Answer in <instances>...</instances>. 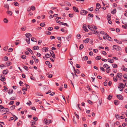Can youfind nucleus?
<instances>
[{
	"instance_id": "f257e3e1",
	"label": "nucleus",
	"mask_w": 127,
	"mask_h": 127,
	"mask_svg": "<svg viewBox=\"0 0 127 127\" xmlns=\"http://www.w3.org/2000/svg\"><path fill=\"white\" fill-rule=\"evenodd\" d=\"M44 122L46 125H48L51 123L52 122L50 120H47L46 119H44Z\"/></svg>"
},
{
	"instance_id": "f03ea898",
	"label": "nucleus",
	"mask_w": 127,
	"mask_h": 127,
	"mask_svg": "<svg viewBox=\"0 0 127 127\" xmlns=\"http://www.w3.org/2000/svg\"><path fill=\"white\" fill-rule=\"evenodd\" d=\"M113 50H115L117 51L120 50L121 49V48L120 47L116 45H113Z\"/></svg>"
},
{
	"instance_id": "7ed1b4c3",
	"label": "nucleus",
	"mask_w": 127,
	"mask_h": 127,
	"mask_svg": "<svg viewBox=\"0 0 127 127\" xmlns=\"http://www.w3.org/2000/svg\"><path fill=\"white\" fill-rule=\"evenodd\" d=\"M125 87V85L122 83H120L118 84V88L119 89L120 88H122V89L124 88Z\"/></svg>"
},
{
	"instance_id": "20e7f679",
	"label": "nucleus",
	"mask_w": 127,
	"mask_h": 127,
	"mask_svg": "<svg viewBox=\"0 0 127 127\" xmlns=\"http://www.w3.org/2000/svg\"><path fill=\"white\" fill-rule=\"evenodd\" d=\"M87 13L88 11L85 10H81L80 12L81 14L83 15H85Z\"/></svg>"
},
{
	"instance_id": "39448f33",
	"label": "nucleus",
	"mask_w": 127,
	"mask_h": 127,
	"mask_svg": "<svg viewBox=\"0 0 127 127\" xmlns=\"http://www.w3.org/2000/svg\"><path fill=\"white\" fill-rule=\"evenodd\" d=\"M116 96L120 100H122L123 98V96L121 95H117Z\"/></svg>"
},
{
	"instance_id": "423d86ee",
	"label": "nucleus",
	"mask_w": 127,
	"mask_h": 127,
	"mask_svg": "<svg viewBox=\"0 0 127 127\" xmlns=\"http://www.w3.org/2000/svg\"><path fill=\"white\" fill-rule=\"evenodd\" d=\"M123 76V74L121 73H118L117 74V77H118L119 78H121Z\"/></svg>"
},
{
	"instance_id": "0eeeda50",
	"label": "nucleus",
	"mask_w": 127,
	"mask_h": 127,
	"mask_svg": "<svg viewBox=\"0 0 127 127\" xmlns=\"http://www.w3.org/2000/svg\"><path fill=\"white\" fill-rule=\"evenodd\" d=\"M106 38L109 41H112L113 39L110 37L108 35H107Z\"/></svg>"
},
{
	"instance_id": "6e6552de",
	"label": "nucleus",
	"mask_w": 127,
	"mask_h": 127,
	"mask_svg": "<svg viewBox=\"0 0 127 127\" xmlns=\"http://www.w3.org/2000/svg\"><path fill=\"white\" fill-rule=\"evenodd\" d=\"M73 8L74 11L75 12H79V11L78 10V8L77 7L73 6Z\"/></svg>"
},
{
	"instance_id": "1a4fd4ad",
	"label": "nucleus",
	"mask_w": 127,
	"mask_h": 127,
	"mask_svg": "<svg viewBox=\"0 0 127 127\" xmlns=\"http://www.w3.org/2000/svg\"><path fill=\"white\" fill-rule=\"evenodd\" d=\"M50 53L52 56L54 58H55V55L54 53L53 52L52 50H51V51H50Z\"/></svg>"
},
{
	"instance_id": "9d476101",
	"label": "nucleus",
	"mask_w": 127,
	"mask_h": 127,
	"mask_svg": "<svg viewBox=\"0 0 127 127\" xmlns=\"http://www.w3.org/2000/svg\"><path fill=\"white\" fill-rule=\"evenodd\" d=\"M89 38H87L86 39L83 40V42L85 43H87L89 42Z\"/></svg>"
},
{
	"instance_id": "9b49d317",
	"label": "nucleus",
	"mask_w": 127,
	"mask_h": 127,
	"mask_svg": "<svg viewBox=\"0 0 127 127\" xmlns=\"http://www.w3.org/2000/svg\"><path fill=\"white\" fill-rule=\"evenodd\" d=\"M48 48L44 47L42 48V50L43 51H44L45 52H46L48 51Z\"/></svg>"
},
{
	"instance_id": "f8f14e48",
	"label": "nucleus",
	"mask_w": 127,
	"mask_h": 127,
	"mask_svg": "<svg viewBox=\"0 0 127 127\" xmlns=\"http://www.w3.org/2000/svg\"><path fill=\"white\" fill-rule=\"evenodd\" d=\"M26 36L27 37H31L32 36V35L30 33H28L26 34Z\"/></svg>"
},
{
	"instance_id": "ddd939ff",
	"label": "nucleus",
	"mask_w": 127,
	"mask_h": 127,
	"mask_svg": "<svg viewBox=\"0 0 127 127\" xmlns=\"http://www.w3.org/2000/svg\"><path fill=\"white\" fill-rule=\"evenodd\" d=\"M107 61L108 62L111 63H112L114 62V60L112 59H107Z\"/></svg>"
},
{
	"instance_id": "4468645a",
	"label": "nucleus",
	"mask_w": 127,
	"mask_h": 127,
	"mask_svg": "<svg viewBox=\"0 0 127 127\" xmlns=\"http://www.w3.org/2000/svg\"><path fill=\"white\" fill-rule=\"evenodd\" d=\"M107 20L111 19V14H108L107 17Z\"/></svg>"
},
{
	"instance_id": "2eb2a0df",
	"label": "nucleus",
	"mask_w": 127,
	"mask_h": 127,
	"mask_svg": "<svg viewBox=\"0 0 127 127\" xmlns=\"http://www.w3.org/2000/svg\"><path fill=\"white\" fill-rule=\"evenodd\" d=\"M13 91L12 89H9L8 91V93L9 94H11L13 92Z\"/></svg>"
},
{
	"instance_id": "dca6fc26",
	"label": "nucleus",
	"mask_w": 127,
	"mask_h": 127,
	"mask_svg": "<svg viewBox=\"0 0 127 127\" xmlns=\"http://www.w3.org/2000/svg\"><path fill=\"white\" fill-rule=\"evenodd\" d=\"M112 97V95H109L107 98L108 99L110 100L111 99Z\"/></svg>"
},
{
	"instance_id": "f3484780",
	"label": "nucleus",
	"mask_w": 127,
	"mask_h": 127,
	"mask_svg": "<svg viewBox=\"0 0 127 127\" xmlns=\"http://www.w3.org/2000/svg\"><path fill=\"white\" fill-rule=\"evenodd\" d=\"M8 70L7 69H6L3 70V74H7Z\"/></svg>"
},
{
	"instance_id": "a211bd4d",
	"label": "nucleus",
	"mask_w": 127,
	"mask_h": 127,
	"mask_svg": "<svg viewBox=\"0 0 127 127\" xmlns=\"http://www.w3.org/2000/svg\"><path fill=\"white\" fill-rule=\"evenodd\" d=\"M31 40L32 41H33V42H37V41H36V39L35 38H34V37H32L31 38Z\"/></svg>"
},
{
	"instance_id": "6ab92c4d",
	"label": "nucleus",
	"mask_w": 127,
	"mask_h": 127,
	"mask_svg": "<svg viewBox=\"0 0 127 127\" xmlns=\"http://www.w3.org/2000/svg\"><path fill=\"white\" fill-rule=\"evenodd\" d=\"M60 24H61L63 25H66L67 27L68 26V25L66 23H64V22H61L60 23Z\"/></svg>"
},
{
	"instance_id": "aec40b11",
	"label": "nucleus",
	"mask_w": 127,
	"mask_h": 127,
	"mask_svg": "<svg viewBox=\"0 0 127 127\" xmlns=\"http://www.w3.org/2000/svg\"><path fill=\"white\" fill-rule=\"evenodd\" d=\"M27 50L29 51L31 54H33L32 51L29 48H27Z\"/></svg>"
},
{
	"instance_id": "412c9836",
	"label": "nucleus",
	"mask_w": 127,
	"mask_h": 127,
	"mask_svg": "<svg viewBox=\"0 0 127 127\" xmlns=\"http://www.w3.org/2000/svg\"><path fill=\"white\" fill-rule=\"evenodd\" d=\"M11 62L10 61H8L6 63V64L8 66L11 65Z\"/></svg>"
},
{
	"instance_id": "4be33fe9",
	"label": "nucleus",
	"mask_w": 127,
	"mask_h": 127,
	"mask_svg": "<svg viewBox=\"0 0 127 127\" xmlns=\"http://www.w3.org/2000/svg\"><path fill=\"white\" fill-rule=\"evenodd\" d=\"M6 12L10 16H11L12 14V12L11 11H7Z\"/></svg>"
},
{
	"instance_id": "5701e85b",
	"label": "nucleus",
	"mask_w": 127,
	"mask_h": 127,
	"mask_svg": "<svg viewBox=\"0 0 127 127\" xmlns=\"http://www.w3.org/2000/svg\"><path fill=\"white\" fill-rule=\"evenodd\" d=\"M45 56L47 58H49L51 57V55L48 54H45Z\"/></svg>"
},
{
	"instance_id": "b1692460",
	"label": "nucleus",
	"mask_w": 127,
	"mask_h": 127,
	"mask_svg": "<svg viewBox=\"0 0 127 127\" xmlns=\"http://www.w3.org/2000/svg\"><path fill=\"white\" fill-rule=\"evenodd\" d=\"M88 28L90 29L91 30L93 31V26H91V27H90V26H88Z\"/></svg>"
},
{
	"instance_id": "393cba45",
	"label": "nucleus",
	"mask_w": 127,
	"mask_h": 127,
	"mask_svg": "<svg viewBox=\"0 0 127 127\" xmlns=\"http://www.w3.org/2000/svg\"><path fill=\"white\" fill-rule=\"evenodd\" d=\"M39 48V47L38 46H35L33 47V49L34 50H37Z\"/></svg>"
},
{
	"instance_id": "a878e982",
	"label": "nucleus",
	"mask_w": 127,
	"mask_h": 127,
	"mask_svg": "<svg viewBox=\"0 0 127 127\" xmlns=\"http://www.w3.org/2000/svg\"><path fill=\"white\" fill-rule=\"evenodd\" d=\"M16 97L13 96L10 98V100H14L16 99Z\"/></svg>"
},
{
	"instance_id": "bb28decb",
	"label": "nucleus",
	"mask_w": 127,
	"mask_h": 127,
	"mask_svg": "<svg viewBox=\"0 0 127 127\" xmlns=\"http://www.w3.org/2000/svg\"><path fill=\"white\" fill-rule=\"evenodd\" d=\"M95 11L96 13H98L99 12V8H96L95 10Z\"/></svg>"
},
{
	"instance_id": "cd10ccee",
	"label": "nucleus",
	"mask_w": 127,
	"mask_h": 127,
	"mask_svg": "<svg viewBox=\"0 0 127 127\" xmlns=\"http://www.w3.org/2000/svg\"><path fill=\"white\" fill-rule=\"evenodd\" d=\"M114 103L116 105H118L119 104V103H118V101L117 100H114Z\"/></svg>"
},
{
	"instance_id": "c85d7f7f",
	"label": "nucleus",
	"mask_w": 127,
	"mask_h": 127,
	"mask_svg": "<svg viewBox=\"0 0 127 127\" xmlns=\"http://www.w3.org/2000/svg\"><path fill=\"white\" fill-rule=\"evenodd\" d=\"M30 38L29 37H28V39H27L26 40L27 43L28 44H29L30 43Z\"/></svg>"
},
{
	"instance_id": "c756f323",
	"label": "nucleus",
	"mask_w": 127,
	"mask_h": 127,
	"mask_svg": "<svg viewBox=\"0 0 127 127\" xmlns=\"http://www.w3.org/2000/svg\"><path fill=\"white\" fill-rule=\"evenodd\" d=\"M100 33L102 34H104L106 35H107V34L105 32H104L103 31H101L100 32Z\"/></svg>"
},
{
	"instance_id": "7c9ffc66",
	"label": "nucleus",
	"mask_w": 127,
	"mask_h": 127,
	"mask_svg": "<svg viewBox=\"0 0 127 127\" xmlns=\"http://www.w3.org/2000/svg\"><path fill=\"white\" fill-rule=\"evenodd\" d=\"M5 108L4 107L2 109H0V111L1 112H5Z\"/></svg>"
},
{
	"instance_id": "2f4dec72",
	"label": "nucleus",
	"mask_w": 127,
	"mask_h": 127,
	"mask_svg": "<svg viewBox=\"0 0 127 127\" xmlns=\"http://www.w3.org/2000/svg\"><path fill=\"white\" fill-rule=\"evenodd\" d=\"M101 57L100 56H98L95 58V59L96 60H99L101 59Z\"/></svg>"
},
{
	"instance_id": "473e14b6",
	"label": "nucleus",
	"mask_w": 127,
	"mask_h": 127,
	"mask_svg": "<svg viewBox=\"0 0 127 127\" xmlns=\"http://www.w3.org/2000/svg\"><path fill=\"white\" fill-rule=\"evenodd\" d=\"M45 34H46L50 35L51 34V33L50 32L48 31H46L45 32Z\"/></svg>"
},
{
	"instance_id": "72a5a7b5",
	"label": "nucleus",
	"mask_w": 127,
	"mask_h": 127,
	"mask_svg": "<svg viewBox=\"0 0 127 127\" xmlns=\"http://www.w3.org/2000/svg\"><path fill=\"white\" fill-rule=\"evenodd\" d=\"M123 77L126 79H127V73L124 74L123 75Z\"/></svg>"
},
{
	"instance_id": "f704fd0d",
	"label": "nucleus",
	"mask_w": 127,
	"mask_h": 127,
	"mask_svg": "<svg viewBox=\"0 0 127 127\" xmlns=\"http://www.w3.org/2000/svg\"><path fill=\"white\" fill-rule=\"evenodd\" d=\"M113 10L114 11H112L111 12V13L112 14H114V13L116 12V8H115L114 10Z\"/></svg>"
},
{
	"instance_id": "c9c22d12",
	"label": "nucleus",
	"mask_w": 127,
	"mask_h": 127,
	"mask_svg": "<svg viewBox=\"0 0 127 127\" xmlns=\"http://www.w3.org/2000/svg\"><path fill=\"white\" fill-rule=\"evenodd\" d=\"M31 9L33 11L35 9V8L34 6H32L31 7Z\"/></svg>"
},
{
	"instance_id": "e433bc0d",
	"label": "nucleus",
	"mask_w": 127,
	"mask_h": 127,
	"mask_svg": "<svg viewBox=\"0 0 127 127\" xmlns=\"http://www.w3.org/2000/svg\"><path fill=\"white\" fill-rule=\"evenodd\" d=\"M110 67L109 66H108L106 68V72L107 73H109V70H110Z\"/></svg>"
},
{
	"instance_id": "4c0bfd02",
	"label": "nucleus",
	"mask_w": 127,
	"mask_h": 127,
	"mask_svg": "<svg viewBox=\"0 0 127 127\" xmlns=\"http://www.w3.org/2000/svg\"><path fill=\"white\" fill-rule=\"evenodd\" d=\"M8 48V46H6L4 47L3 50L5 51H7Z\"/></svg>"
},
{
	"instance_id": "58836bf2",
	"label": "nucleus",
	"mask_w": 127,
	"mask_h": 127,
	"mask_svg": "<svg viewBox=\"0 0 127 127\" xmlns=\"http://www.w3.org/2000/svg\"><path fill=\"white\" fill-rule=\"evenodd\" d=\"M84 48L83 45V44H81L79 48L80 49H82Z\"/></svg>"
},
{
	"instance_id": "ea45409f",
	"label": "nucleus",
	"mask_w": 127,
	"mask_h": 127,
	"mask_svg": "<svg viewBox=\"0 0 127 127\" xmlns=\"http://www.w3.org/2000/svg\"><path fill=\"white\" fill-rule=\"evenodd\" d=\"M21 58L23 59H26V56L25 55H23L21 56Z\"/></svg>"
},
{
	"instance_id": "a19ab883",
	"label": "nucleus",
	"mask_w": 127,
	"mask_h": 127,
	"mask_svg": "<svg viewBox=\"0 0 127 127\" xmlns=\"http://www.w3.org/2000/svg\"><path fill=\"white\" fill-rule=\"evenodd\" d=\"M101 90L102 93H103L104 92V89L103 88L101 87L100 88Z\"/></svg>"
},
{
	"instance_id": "79ce46f5",
	"label": "nucleus",
	"mask_w": 127,
	"mask_h": 127,
	"mask_svg": "<svg viewBox=\"0 0 127 127\" xmlns=\"http://www.w3.org/2000/svg\"><path fill=\"white\" fill-rule=\"evenodd\" d=\"M8 60V58L6 56H5L4 57V60L5 61H6Z\"/></svg>"
},
{
	"instance_id": "37998d69",
	"label": "nucleus",
	"mask_w": 127,
	"mask_h": 127,
	"mask_svg": "<svg viewBox=\"0 0 127 127\" xmlns=\"http://www.w3.org/2000/svg\"><path fill=\"white\" fill-rule=\"evenodd\" d=\"M93 33L95 34H97L98 33V32L94 30H93Z\"/></svg>"
},
{
	"instance_id": "c03bdc74",
	"label": "nucleus",
	"mask_w": 127,
	"mask_h": 127,
	"mask_svg": "<svg viewBox=\"0 0 127 127\" xmlns=\"http://www.w3.org/2000/svg\"><path fill=\"white\" fill-rule=\"evenodd\" d=\"M96 7H98L99 8H100L101 7L100 4L98 3H97L96 4Z\"/></svg>"
},
{
	"instance_id": "a18cd8bd",
	"label": "nucleus",
	"mask_w": 127,
	"mask_h": 127,
	"mask_svg": "<svg viewBox=\"0 0 127 127\" xmlns=\"http://www.w3.org/2000/svg\"><path fill=\"white\" fill-rule=\"evenodd\" d=\"M73 122L75 124H76L77 123L76 122L75 120V117H73Z\"/></svg>"
},
{
	"instance_id": "49530a36",
	"label": "nucleus",
	"mask_w": 127,
	"mask_h": 127,
	"mask_svg": "<svg viewBox=\"0 0 127 127\" xmlns=\"http://www.w3.org/2000/svg\"><path fill=\"white\" fill-rule=\"evenodd\" d=\"M26 29V27H24L22 28L21 29V30L22 31H24Z\"/></svg>"
},
{
	"instance_id": "de8ad7c7",
	"label": "nucleus",
	"mask_w": 127,
	"mask_h": 127,
	"mask_svg": "<svg viewBox=\"0 0 127 127\" xmlns=\"http://www.w3.org/2000/svg\"><path fill=\"white\" fill-rule=\"evenodd\" d=\"M113 65V66L114 68H116L117 67V65L116 64H112Z\"/></svg>"
},
{
	"instance_id": "09e8293b",
	"label": "nucleus",
	"mask_w": 127,
	"mask_h": 127,
	"mask_svg": "<svg viewBox=\"0 0 127 127\" xmlns=\"http://www.w3.org/2000/svg\"><path fill=\"white\" fill-rule=\"evenodd\" d=\"M12 116L14 118H15L14 119V121H16L17 119L18 118H17V117H16L15 115H12Z\"/></svg>"
},
{
	"instance_id": "8fccbe9b",
	"label": "nucleus",
	"mask_w": 127,
	"mask_h": 127,
	"mask_svg": "<svg viewBox=\"0 0 127 127\" xmlns=\"http://www.w3.org/2000/svg\"><path fill=\"white\" fill-rule=\"evenodd\" d=\"M3 21L4 23H7L8 22V20L6 18H4L3 20Z\"/></svg>"
},
{
	"instance_id": "3c124183",
	"label": "nucleus",
	"mask_w": 127,
	"mask_h": 127,
	"mask_svg": "<svg viewBox=\"0 0 127 127\" xmlns=\"http://www.w3.org/2000/svg\"><path fill=\"white\" fill-rule=\"evenodd\" d=\"M15 105H12L11 107L10 108L11 110H13L15 108Z\"/></svg>"
},
{
	"instance_id": "603ef678",
	"label": "nucleus",
	"mask_w": 127,
	"mask_h": 127,
	"mask_svg": "<svg viewBox=\"0 0 127 127\" xmlns=\"http://www.w3.org/2000/svg\"><path fill=\"white\" fill-rule=\"evenodd\" d=\"M74 70V71L76 72L77 73H79V70L78 69H76V70H75L74 68L73 67Z\"/></svg>"
},
{
	"instance_id": "864d4df0",
	"label": "nucleus",
	"mask_w": 127,
	"mask_h": 127,
	"mask_svg": "<svg viewBox=\"0 0 127 127\" xmlns=\"http://www.w3.org/2000/svg\"><path fill=\"white\" fill-rule=\"evenodd\" d=\"M16 41H18V42H16L15 43V44L16 45H18V44H19V43H20V40H17Z\"/></svg>"
},
{
	"instance_id": "5fc2aeb1",
	"label": "nucleus",
	"mask_w": 127,
	"mask_h": 127,
	"mask_svg": "<svg viewBox=\"0 0 127 127\" xmlns=\"http://www.w3.org/2000/svg\"><path fill=\"white\" fill-rule=\"evenodd\" d=\"M74 114L76 117L78 119H79V116L75 112L74 113Z\"/></svg>"
},
{
	"instance_id": "6e6d98bb",
	"label": "nucleus",
	"mask_w": 127,
	"mask_h": 127,
	"mask_svg": "<svg viewBox=\"0 0 127 127\" xmlns=\"http://www.w3.org/2000/svg\"><path fill=\"white\" fill-rule=\"evenodd\" d=\"M14 101H11L9 103V105H13L14 104Z\"/></svg>"
},
{
	"instance_id": "4d7b16f0",
	"label": "nucleus",
	"mask_w": 127,
	"mask_h": 127,
	"mask_svg": "<svg viewBox=\"0 0 127 127\" xmlns=\"http://www.w3.org/2000/svg\"><path fill=\"white\" fill-rule=\"evenodd\" d=\"M100 69L101 70H102L103 71V72L105 71V70L104 68L102 67H100Z\"/></svg>"
},
{
	"instance_id": "13d9d810",
	"label": "nucleus",
	"mask_w": 127,
	"mask_h": 127,
	"mask_svg": "<svg viewBox=\"0 0 127 127\" xmlns=\"http://www.w3.org/2000/svg\"><path fill=\"white\" fill-rule=\"evenodd\" d=\"M115 117L116 118L118 119L119 118L120 116L118 114H115Z\"/></svg>"
},
{
	"instance_id": "bf43d9fd",
	"label": "nucleus",
	"mask_w": 127,
	"mask_h": 127,
	"mask_svg": "<svg viewBox=\"0 0 127 127\" xmlns=\"http://www.w3.org/2000/svg\"><path fill=\"white\" fill-rule=\"evenodd\" d=\"M106 81L104 82V85L105 86H106L107 85V81L106 80H105Z\"/></svg>"
},
{
	"instance_id": "052dcab7",
	"label": "nucleus",
	"mask_w": 127,
	"mask_h": 127,
	"mask_svg": "<svg viewBox=\"0 0 127 127\" xmlns=\"http://www.w3.org/2000/svg\"><path fill=\"white\" fill-rule=\"evenodd\" d=\"M14 4L16 6H18V5L19 4L16 1H15L14 2Z\"/></svg>"
},
{
	"instance_id": "680f3d73",
	"label": "nucleus",
	"mask_w": 127,
	"mask_h": 127,
	"mask_svg": "<svg viewBox=\"0 0 127 127\" xmlns=\"http://www.w3.org/2000/svg\"><path fill=\"white\" fill-rule=\"evenodd\" d=\"M22 90L24 92H25L27 91V89L25 87H23L22 88Z\"/></svg>"
},
{
	"instance_id": "e2e57ef3",
	"label": "nucleus",
	"mask_w": 127,
	"mask_h": 127,
	"mask_svg": "<svg viewBox=\"0 0 127 127\" xmlns=\"http://www.w3.org/2000/svg\"><path fill=\"white\" fill-rule=\"evenodd\" d=\"M23 67L27 71L29 69L28 67L27 66H25Z\"/></svg>"
},
{
	"instance_id": "0e129e2a",
	"label": "nucleus",
	"mask_w": 127,
	"mask_h": 127,
	"mask_svg": "<svg viewBox=\"0 0 127 127\" xmlns=\"http://www.w3.org/2000/svg\"><path fill=\"white\" fill-rule=\"evenodd\" d=\"M4 7L5 8H7L8 9H9V7L8 4L5 5H4Z\"/></svg>"
},
{
	"instance_id": "69168bd1",
	"label": "nucleus",
	"mask_w": 127,
	"mask_h": 127,
	"mask_svg": "<svg viewBox=\"0 0 127 127\" xmlns=\"http://www.w3.org/2000/svg\"><path fill=\"white\" fill-rule=\"evenodd\" d=\"M53 29V28L52 27H49L48 28V30L50 31H52Z\"/></svg>"
},
{
	"instance_id": "338daca9",
	"label": "nucleus",
	"mask_w": 127,
	"mask_h": 127,
	"mask_svg": "<svg viewBox=\"0 0 127 127\" xmlns=\"http://www.w3.org/2000/svg\"><path fill=\"white\" fill-rule=\"evenodd\" d=\"M1 79H5V76L3 75L2 74L1 75Z\"/></svg>"
},
{
	"instance_id": "774afa93",
	"label": "nucleus",
	"mask_w": 127,
	"mask_h": 127,
	"mask_svg": "<svg viewBox=\"0 0 127 127\" xmlns=\"http://www.w3.org/2000/svg\"><path fill=\"white\" fill-rule=\"evenodd\" d=\"M45 25V24L44 23H41L40 24V26L42 27H44Z\"/></svg>"
}]
</instances>
